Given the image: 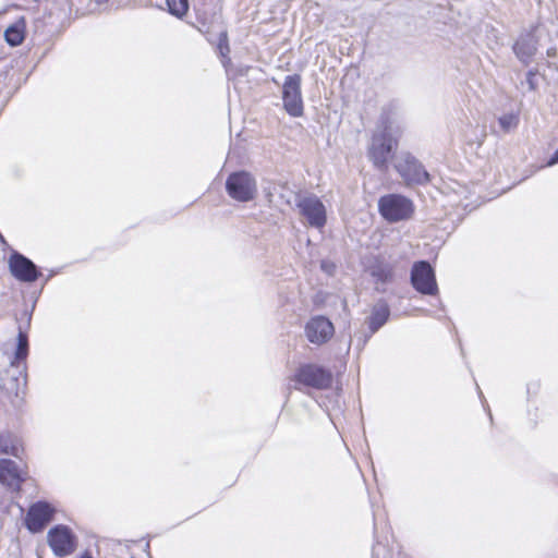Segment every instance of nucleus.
<instances>
[{"label": "nucleus", "instance_id": "18", "mask_svg": "<svg viewBox=\"0 0 558 558\" xmlns=\"http://www.w3.org/2000/svg\"><path fill=\"white\" fill-rule=\"evenodd\" d=\"M28 355V336L23 326H19L16 350L12 362H25Z\"/></svg>", "mask_w": 558, "mask_h": 558}, {"label": "nucleus", "instance_id": "2", "mask_svg": "<svg viewBox=\"0 0 558 558\" xmlns=\"http://www.w3.org/2000/svg\"><path fill=\"white\" fill-rule=\"evenodd\" d=\"M414 209L412 199L402 194H386L378 199V211L390 223L411 219Z\"/></svg>", "mask_w": 558, "mask_h": 558}, {"label": "nucleus", "instance_id": "21", "mask_svg": "<svg viewBox=\"0 0 558 558\" xmlns=\"http://www.w3.org/2000/svg\"><path fill=\"white\" fill-rule=\"evenodd\" d=\"M169 12L177 16L182 17L189 10V0H166Z\"/></svg>", "mask_w": 558, "mask_h": 558}, {"label": "nucleus", "instance_id": "10", "mask_svg": "<svg viewBox=\"0 0 558 558\" xmlns=\"http://www.w3.org/2000/svg\"><path fill=\"white\" fill-rule=\"evenodd\" d=\"M9 269L11 275L21 282L32 283L41 276L38 267L19 252H13L10 255Z\"/></svg>", "mask_w": 558, "mask_h": 558}, {"label": "nucleus", "instance_id": "23", "mask_svg": "<svg viewBox=\"0 0 558 558\" xmlns=\"http://www.w3.org/2000/svg\"><path fill=\"white\" fill-rule=\"evenodd\" d=\"M218 48L220 50V53L225 56L226 53H229V45H228V36L226 32H222L219 36V43Z\"/></svg>", "mask_w": 558, "mask_h": 558}, {"label": "nucleus", "instance_id": "14", "mask_svg": "<svg viewBox=\"0 0 558 558\" xmlns=\"http://www.w3.org/2000/svg\"><path fill=\"white\" fill-rule=\"evenodd\" d=\"M2 383L8 391L14 392L17 396L27 383L25 362H11L10 367L4 372Z\"/></svg>", "mask_w": 558, "mask_h": 558}, {"label": "nucleus", "instance_id": "20", "mask_svg": "<svg viewBox=\"0 0 558 558\" xmlns=\"http://www.w3.org/2000/svg\"><path fill=\"white\" fill-rule=\"evenodd\" d=\"M498 124L504 133H510L519 124V113L508 112L498 118Z\"/></svg>", "mask_w": 558, "mask_h": 558}, {"label": "nucleus", "instance_id": "27", "mask_svg": "<svg viewBox=\"0 0 558 558\" xmlns=\"http://www.w3.org/2000/svg\"><path fill=\"white\" fill-rule=\"evenodd\" d=\"M556 163H558V148L556 149V151L553 154V156L547 161V166H554Z\"/></svg>", "mask_w": 558, "mask_h": 558}, {"label": "nucleus", "instance_id": "17", "mask_svg": "<svg viewBox=\"0 0 558 558\" xmlns=\"http://www.w3.org/2000/svg\"><path fill=\"white\" fill-rule=\"evenodd\" d=\"M24 38H25V33H24V23L23 22L21 24L16 23V24L10 25L4 31V39H5L7 44L10 45L11 47L20 46L24 41Z\"/></svg>", "mask_w": 558, "mask_h": 558}, {"label": "nucleus", "instance_id": "4", "mask_svg": "<svg viewBox=\"0 0 558 558\" xmlns=\"http://www.w3.org/2000/svg\"><path fill=\"white\" fill-rule=\"evenodd\" d=\"M395 168L407 185H425L430 181L424 166L411 154H403Z\"/></svg>", "mask_w": 558, "mask_h": 558}, {"label": "nucleus", "instance_id": "26", "mask_svg": "<svg viewBox=\"0 0 558 558\" xmlns=\"http://www.w3.org/2000/svg\"><path fill=\"white\" fill-rule=\"evenodd\" d=\"M556 163H558V148L556 149V151L553 154V156L547 161V166H554Z\"/></svg>", "mask_w": 558, "mask_h": 558}, {"label": "nucleus", "instance_id": "31", "mask_svg": "<svg viewBox=\"0 0 558 558\" xmlns=\"http://www.w3.org/2000/svg\"><path fill=\"white\" fill-rule=\"evenodd\" d=\"M0 241L3 242V243L5 242L4 238H3V235L1 233H0Z\"/></svg>", "mask_w": 558, "mask_h": 558}, {"label": "nucleus", "instance_id": "6", "mask_svg": "<svg viewBox=\"0 0 558 558\" xmlns=\"http://www.w3.org/2000/svg\"><path fill=\"white\" fill-rule=\"evenodd\" d=\"M294 378L298 383L304 386L319 390L327 389L332 384V373L316 364L301 365L298 368Z\"/></svg>", "mask_w": 558, "mask_h": 558}, {"label": "nucleus", "instance_id": "3", "mask_svg": "<svg viewBox=\"0 0 558 558\" xmlns=\"http://www.w3.org/2000/svg\"><path fill=\"white\" fill-rule=\"evenodd\" d=\"M228 195L241 203L252 201L257 192L256 181L246 171H235L229 174L226 181Z\"/></svg>", "mask_w": 558, "mask_h": 558}, {"label": "nucleus", "instance_id": "5", "mask_svg": "<svg viewBox=\"0 0 558 558\" xmlns=\"http://www.w3.org/2000/svg\"><path fill=\"white\" fill-rule=\"evenodd\" d=\"M411 284L421 294L436 295L438 286L433 267L426 260L415 262L411 269Z\"/></svg>", "mask_w": 558, "mask_h": 558}, {"label": "nucleus", "instance_id": "25", "mask_svg": "<svg viewBox=\"0 0 558 558\" xmlns=\"http://www.w3.org/2000/svg\"><path fill=\"white\" fill-rule=\"evenodd\" d=\"M320 267L324 271H326L327 274L331 275L333 269H335V265L331 264V263H328L326 260H323L322 264H320Z\"/></svg>", "mask_w": 558, "mask_h": 558}, {"label": "nucleus", "instance_id": "9", "mask_svg": "<svg viewBox=\"0 0 558 558\" xmlns=\"http://www.w3.org/2000/svg\"><path fill=\"white\" fill-rule=\"evenodd\" d=\"M296 206L311 227L323 228L325 226L326 208L316 195H298Z\"/></svg>", "mask_w": 558, "mask_h": 558}, {"label": "nucleus", "instance_id": "24", "mask_svg": "<svg viewBox=\"0 0 558 558\" xmlns=\"http://www.w3.org/2000/svg\"><path fill=\"white\" fill-rule=\"evenodd\" d=\"M525 83L527 84L530 90H534L536 88L537 84L535 82V72L534 71L530 70L526 73Z\"/></svg>", "mask_w": 558, "mask_h": 558}, {"label": "nucleus", "instance_id": "30", "mask_svg": "<svg viewBox=\"0 0 558 558\" xmlns=\"http://www.w3.org/2000/svg\"><path fill=\"white\" fill-rule=\"evenodd\" d=\"M97 3H104L106 2L107 0H95Z\"/></svg>", "mask_w": 558, "mask_h": 558}, {"label": "nucleus", "instance_id": "15", "mask_svg": "<svg viewBox=\"0 0 558 558\" xmlns=\"http://www.w3.org/2000/svg\"><path fill=\"white\" fill-rule=\"evenodd\" d=\"M513 52L524 64H529L536 52V39L532 33L521 35L513 45Z\"/></svg>", "mask_w": 558, "mask_h": 558}, {"label": "nucleus", "instance_id": "22", "mask_svg": "<svg viewBox=\"0 0 558 558\" xmlns=\"http://www.w3.org/2000/svg\"><path fill=\"white\" fill-rule=\"evenodd\" d=\"M372 275L376 278V281L380 283H388L393 278V271L389 266H378L373 270Z\"/></svg>", "mask_w": 558, "mask_h": 558}, {"label": "nucleus", "instance_id": "19", "mask_svg": "<svg viewBox=\"0 0 558 558\" xmlns=\"http://www.w3.org/2000/svg\"><path fill=\"white\" fill-rule=\"evenodd\" d=\"M22 448L11 434H0V452L20 457Z\"/></svg>", "mask_w": 558, "mask_h": 558}, {"label": "nucleus", "instance_id": "28", "mask_svg": "<svg viewBox=\"0 0 558 558\" xmlns=\"http://www.w3.org/2000/svg\"><path fill=\"white\" fill-rule=\"evenodd\" d=\"M23 316H24V318H25L26 328H28V327H29V325H31V320H32V313H31V312H28V311H25V312L23 313Z\"/></svg>", "mask_w": 558, "mask_h": 558}, {"label": "nucleus", "instance_id": "7", "mask_svg": "<svg viewBox=\"0 0 558 558\" xmlns=\"http://www.w3.org/2000/svg\"><path fill=\"white\" fill-rule=\"evenodd\" d=\"M47 542L57 557L70 556L76 549V536L69 526L63 524H58L48 531Z\"/></svg>", "mask_w": 558, "mask_h": 558}, {"label": "nucleus", "instance_id": "1", "mask_svg": "<svg viewBox=\"0 0 558 558\" xmlns=\"http://www.w3.org/2000/svg\"><path fill=\"white\" fill-rule=\"evenodd\" d=\"M399 133L400 130L397 129L395 131L389 119H385L381 121V129L373 134L367 150V157L376 169L380 171L387 170L388 160L398 143L395 134Z\"/></svg>", "mask_w": 558, "mask_h": 558}, {"label": "nucleus", "instance_id": "33", "mask_svg": "<svg viewBox=\"0 0 558 558\" xmlns=\"http://www.w3.org/2000/svg\"><path fill=\"white\" fill-rule=\"evenodd\" d=\"M0 241L3 242V243L5 242L4 238H3V235L1 233H0Z\"/></svg>", "mask_w": 558, "mask_h": 558}, {"label": "nucleus", "instance_id": "11", "mask_svg": "<svg viewBox=\"0 0 558 558\" xmlns=\"http://www.w3.org/2000/svg\"><path fill=\"white\" fill-rule=\"evenodd\" d=\"M54 509L46 501H37L32 505L25 518L26 527L33 532H41L52 520Z\"/></svg>", "mask_w": 558, "mask_h": 558}, {"label": "nucleus", "instance_id": "29", "mask_svg": "<svg viewBox=\"0 0 558 558\" xmlns=\"http://www.w3.org/2000/svg\"><path fill=\"white\" fill-rule=\"evenodd\" d=\"M547 54H548L549 57H553V56H555V54H556V50H555V49H553V48H551V49H548V50H547Z\"/></svg>", "mask_w": 558, "mask_h": 558}, {"label": "nucleus", "instance_id": "16", "mask_svg": "<svg viewBox=\"0 0 558 558\" xmlns=\"http://www.w3.org/2000/svg\"><path fill=\"white\" fill-rule=\"evenodd\" d=\"M389 316L390 308L385 301H379L375 304L368 318L371 333H375L379 328H381L387 323Z\"/></svg>", "mask_w": 558, "mask_h": 558}, {"label": "nucleus", "instance_id": "32", "mask_svg": "<svg viewBox=\"0 0 558 558\" xmlns=\"http://www.w3.org/2000/svg\"><path fill=\"white\" fill-rule=\"evenodd\" d=\"M0 241L3 242V243L5 242L4 238H3V235L1 233H0Z\"/></svg>", "mask_w": 558, "mask_h": 558}, {"label": "nucleus", "instance_id": "13", "mask_svg": "<svg viewBox=\"0 0 558 558\" xmlns=\"http://www.w3.org/2000/svg\"><path fill=\"white\" fill-rule=\"evenodd\" d=\"M26 478V472L15 461L0 460V482L11 489L19 490Z\"/></svg>", "mask_w": 558, "mask_h": 558}, {"label": "nucleus", "instance_id": "8", "mask_svg": "<svg viewBox=\"0 0 558 558\" xmlns=\"http://www.w3.org/2000/svg\"><path fill=\"white\" fill-rule=\"evenodd\" d=\"M284 110L294 118L303 116L304 107L301 94V75H288L282 86Z\"/></svg>", "mask_w": 558, "mask_h": 558}, {"label": "nucleus", "instance_id": "12", "mask_svg": "<svg viewBox=\"0 0 558 558\" xmlns=\"http://www.w3.org/2000/svg\"><path fill=\"white\" fill-rule=\"evenodd\" d=\"M335 332L332 323L325 316L312 317L305 325V336L311 343H326Z\"/></svg>", "mask_w": 558, "mask_h": 558}]
</instances>
